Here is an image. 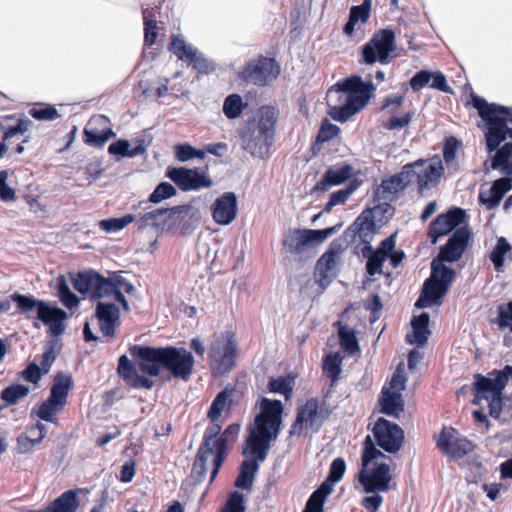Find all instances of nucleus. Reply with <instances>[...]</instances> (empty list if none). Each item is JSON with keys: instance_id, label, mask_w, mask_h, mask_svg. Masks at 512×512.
<instances>
[{"instance_id": "nucleus-19", "label": "nucleus", "mask_w": 512, "mask_h": 512, "mask_svg": "<svg viewBox=\"0 0 512 512\" xmlns=\"http://www.w3.org/2000/svg\"><path fill=\"white\" fill-rule=\"evenodd\" d=\"M170 51L181 61L192 65L199 73H210L215 70V64L204 57L195 47L186 44L180 36H173Z\"/></svg>"}, {"instance_id": "nucleus-64", "label": "nucleus", "mask_w": 512, "mask_h": 512, "mask_svg": "<svg viewBox=\"0 0 512 512\" xmlns=\"http://www.w3.org/2000/svg\"><path fill=\"white\" fill-rule=\"evenodd\" d=\"M43 374V370L35 363H31L21 372V376L26 381L32 382L34 384L38 383Z\"/></svg>"}, {"instance_id": "nucleus-18", "label": "nucleus", "mask_w": 512, "mask_h": 512, "mask_svg": "<svg viewBox=\"0 0 512 512\" xmlns=\"http://www.w3.org/2000/svg\"><path fill=\"white\" fill-rule=\"evenodd\" d=\"M244 455H250V459L244 460L235 487L249 493L253 490L254 473L256 472V423L249 425L247 445L243 450Z\"/></svg>"}, {"instance_id": "nucleus-45", "label": "nucleus", "mask_w": 512, "mask_h": 512, "mask_svg": "<svg viewBox=\"0 0 512 512\" xmlns=\"http://www.w3.org/2000/svg\"><path fill=\"white\" fill-rule=\"evenodd\" d=\"M170 210L168 209H156L150 212L145 213L141 216L137 221V226L139 229H146L149 227H160L163 225L164 220L163 217Z\"/></svg>"}, {"instance_id": "nucleus-37", "label": "nucleus", "mask_w": 512, "mask_h": 512, "mask_svg": "<svg viewBox=\"0 0 512 512\" xmlns=\"http://www.w3.org/2000/svg\"><path fill=\"white\" fill-rule=\"evenodd\" d=\"M429 320V314L426 312H422L420 315L413 317L411 321L413 329V339L410 338V335L406 336V339L409 343H415L419 346H422L427 342L428 337L430 335V331L428 328Z\"/></svg>"}, {"instance_id": "nucleus-38", "label": "nucleus", "mask_w": 512, "mask_h": 512, "mask_svg": "<svg viewBox=\"0 0 512 512\" xmlns=\"http://www.w3.org/2000/svg\"><path fill=\"white\" fill-rule=\"evenodd\" d=\"M408 186H411L409 178V171L406 164L402 167L399 173L392 175L390 178L382 181V188L389 193H398L404 191Z\"/></svg>"}, {"instance_id": "nucleus-24", "label": "nucleus", "mask_w": 512, "mask_h": 512, "mask_svg": "<svg viewBox=\"0 0 512 512\" xmlns=\"http://www.w3.org/2000/svg\"><path fill=\"white\" fill-rule=\"evenodd\" d=\"M469 237L470 232L466 227L456 229L434 260L437 263L458 261L468 245Z\"/></svg>"}, {"instance_id": "nucleus-27", "label": "nucleus", "mask_w": 512, "mask_h": 512, "mask_svg": "<svg viewBox=\"0 0 512 512\" xmlns=\"http://www.w3.org/2000/svg\"><path fill=\"white\" fill-rule=\"evenodd\" d=\"M237 200L232 192H226L212 205V217L217 224L228 225L236 217Z\"/></svg>"}, {"instance_id": "nucleus-47", "label": "nucleus", "mask_w": 512, "mask_h": 512, "mask_svg": "<svg viewBox=\"0 0 512 512\" xmlns=\"http://www.w3.org/2000/svg\"><path fill=\"white\" fill-rule=\"evenodd\" d=\"M510 250L511 245L509 244V242L504 237H500L497 240V243L490 254V260L492 261L497 271H499L503 267L505 255Z\"/></svg>"}, {"instance_id": "nucleus-54", "label": "nucleus", "mask_w": 512, "mask_h": 512, "mask_svg": "<svg viewBox=\"0 0 512 512\" xmlns=\"http://www.w3.org/2000/svg\"><path fill=\"white\" fill-rule=\"evenodd\" d=\"M339 133L340 128L337 125L330 123L328 119H324L319 128L316 142L323 144L337 137Z\"/></svg>"}, {"instance_id": "nucleus-44", "label": "nucleus", "mask_w": 512, "mask_h": 512, "mask_svg": "<svg viewBox=\"0 0 512 512\" xmlns=\"http://www.w3.org/2000/svg\"><path fill=\"white\" fill-rule=\"evenodd\" d=\"M346 471V463L343 458H335L329 468L327 478L321 484H328V487L333 491L334 484L338 483L344 476Z\"/></svg>"}, {"instance_id": "nucleus-63", "label": "nucleus", "mask_w": 512, "mask_h": 512, "mask_svg": "<svg viewBox=\"0 0 512 512\" xmlns=\"http://www.w3.org/2000/svg\"><path fill=\"white\" fill-rule=\"evenodd\" d=\"M143 20L145 25V42L151 45L156 38V22L150 17L148 9H143Z\"/></svg>"}, {"instance_id": "nucleus-57", "label": "nucleus", "mask_w": 512, "mask_h": 512, "mask_svg": "<svg viewBox=\"0 0 512 512\" xmlns=\"http://www.w3.org/2000/svg\"><path fill=\"white\" fill-rule=\"evenodd\" d=\"M495 323L499 328H509L512 332V301H509L506 305L498 306V315L495 319Z\"/></svg>"}, {"instance_id": "nucleus-1", "label": "nucleus", "mask_w": 512, "mask_h": 512, "mask_svg": "<svg viewBox=\"0 0 512 512\" xmlns=\"http://www.w3.org/2000/svg\"><path fill=\"white\" fill-rule=\"evenodd\" d=\"M130 354L139 370L149 376H158L161 369L167 370L172 377L189 380L194 368V356L182 347H145L134 345Z\"/></svg>"}, {"instance_id": "nucleus-8", "label": "nucleus", "mask_w": 512, "mask_h": 512, "mask_svg": "<svg viewBox=\"0 0 512 512\" xmlns=\"http://www.w3.org/2000/svg\"><path fill=\"white\" fill-rule=\"evenodd\" d=\"M455 278V270L447 267L443 263H437V260H433L431 263L430 277L425 280L422 293L416 301L415 306L423 308L433 304H440Z\"/></svg>"}, {"instance_id": "nucleus-35", "label": "nucleus", "mask_w": 512, "mask_h": 512, "mask_svg": "<svg viewBox=\"0 0 512 512\" xmlns=\"http://www.w3.org/2000/svg\"><path fill=\"white\" fill-rule=\"evenodd\" d=\"M372 7V0H363L360 5L352 6L349 13V19L343 27V32L347 36H353L355 26L358 22L366 24L369 21Z\"/></svg>"}, {"instance_id": "nucleus-30", "label": "nucleus", "mask_w": 512, "mask_h": 512, "mask_svg": "<svg viewBox=\"0 0 512 512\" xmlns=\"http://www.w3.org/2000/svg\"><path fill=\"white\" fill-rule=\"evenodd\" d=\"M375 233V222L370 216L362 213L354 223L345 231L346 237L351 238V242L359 239L364 245H370Z\"/></svg>"}, {"instance_id": "nucleus-36", "label": "nucleus", "mask_w": 512, "mask_h": 512, "mask_svg": "<svg viewBox=\"0 0 512 512\" xmlns=\"http://www.w3.org/2000/svg\"><path fill=\"white\" fill-rule=\"evenodd\" d=\"M378 402L381 406V412L388 416L398 418L404 411V401L401 393L392 392L388 388H383Z\"/></svg>"}, {"instance_id": "nucleus-11", "label": "nucleus", "mask_w": 512, "mask_h": 512, "mask_svg": "<svg viewBox=\"0 0 512 512\" xmlns=\"http://www.w3.org/2000/svg\"><path fill=\"white\" fill-rule=\"evenodd\" d=\"M330 415L325 405H321L318 398L312 397L297 408L296 417L290 427L289 435L300 436L304 430L319 431Z\"/></svg>"}, {"instance_id": "nucleus-5", "label": "nucleus", "mask_w": 512, "mask_h": 512, "mask_svg": "<svg viewBox=\"0 0 512 512\" xmlns=\"http://www.w3.org/2000/svg\"><path fill=\"white\" fill-rule=\"evenodd\" d=\"M204 435V442L200 447L196 460L193 465V473L197 475L198 480L207 473L208 467L211 468L210 481L212 482L222 465L226 456V439L221 437L222 421H211Z\"/></svg>"}, {"instance_id": "nucleus-9", "label": "nucleus", "mask_w": 512, "mask_h": 512, "mask_svg": "<svg viewBox=\"0 0 512 512\" xmlns=\"http://www.w3.org/2000/svg\"><path fill=\"white\" fill-rule=\"evenodd\" d=\"M406 168L409 171L411 186H416L417 193L420 196L437 187L444 174V166L438 156L407 163Z\"/></svg>"}, {"instance_id": "nucleus-13", "label": "nucleus", "mask_w": 512, "mask_h": 512, "mask_svg": "<svg viewBox=\"0 0 512 512\" xmlns=\"http://www.w3.org/2000/svg\"><path fill=\"white\" fill-rule=\"evenodd\" d=\"M335 230V227L321 230L290 229L284 235L282 245L286 252L293 255H302L326 240Z\"/></svg>"}, {"instance_id": "nucleus-43", "label": "nucleus", "mask_w": 512, "mask_h": 512, "mask_svg": "<svg viewBox=\"0 0 512 512\" xmlns=\"http://www.w3.org/2000/svg\"><path fill=\"white\" fill-rule=\"evenodd\" d=\"M247 106L238 94L229 95L223 104V113L228 119L238 118Z\"/></svg>"}, {"instance_id": "nucleus-21", "label": "nucleus", "mask_w": 512, "mask_h": 512, "mask_svg": "<svg viewBox=\"0 0 512 512\" xmlns=\"http://www.w3.org/2000/svg\"><path fill=\"white\" fill-rule=\"evenodd\" d=\"M466 212L464 209L454 207L446 213L439 214L428 227V238L435 244L440 237L448 235L456 227L465 221Z\"/></svg>"}, {"instance_id": "nucleus-56", "label": "nucleus", "mask_w": 512, "mask_h": 512, "mask_svg": "<svg viewBox=\"0 0 512 512\" xmlns=\"http://www.w3.org/2000/svg\"><path fill=\"white\" fill-rule=\"evenodd\" d=\"M245 495L242 492L234 491L230 494L221 512H245Z\"/></svg>"}, {"instance_id": "nucleus-42", "label": "nucleus", "mask_w": 512, "mask_h": 512, "mask_svg": "<svg viewBox=\"0 0 512 512\" xmlns=\"http://www.w3.org/2000/svg\"><path fill=\"white\" fill-rule=\"evenodd\" d=\"M130 144L127 140H118L108 147V152L112 155H120L121 157H134L143 154L146 149L140 144L133 149H129Z\"/></svg>"}, {"instance_id": "nucleus-22", "label": "nucleus", "mask_w": 512, "mask_h": 512, "mask_svg": "<svg viewBox=\"0 0 512 512\" xmlns=\"http://www.w3.org/2000/svg\"><path fill=\"white\" fill-rule=\"evenodd\" d=\"M167 176L184 191L208 188L212 185L208 174L201 169L171 168L168 169Z\"/></svg>"}, {"instance_id": "nucleus-26", "label": "nucleus", "mask_w": 512, "mask_h": 512, "mask_svg": "<svg viewBox=\"0 0 512 512\" xmlns=\"http://www.w3.org/2000/svg\"><path fill=\"white\" fill-rule=\"evenodd\" d=\"M96 317L99 328L105 337L112 338L115 329L120 324L119 308L110 300L99 301L96 307Z\"/></svg>"}, {"instance_id": "nucleus-40", "label": "nucleus", "mask_w": 512, "mask_h": 512, "mask_svg": "<svg viewBox=\"0 0 512 512\" xmlns=\"http://www.w3.org/2000/svg\"><path fill=\"white\" fill-rule=\"evenodd\" d=\"M294 384L295 377L289 374L278 378H270L267 387L269 392L282 394L285 400H289L293 394Z\"/></svg>"}, {"instance_id": "nucleus-16", "label": "nucleus", "mask_w": 512, "mask_h": 512, "mask_svg": "<svg viewBox=\"0 0 512 512\" xmlns=\"http://www.w3.org/2000/svg\"><path fill=\"white\" fill-rule=\"evenodd\" d=\"M436 447L446 456L462 459L475 449V444L466 437L460 436L457 429L444 426L434 435Z\"/></svg>"}, {"instance_id": "nucleus-49", "label": "nucleus", "mask_w": 512, "mask_h": 512, "mask_svg": "<svg viewBox=\"0 0 512 512\" xmlns=\"http://www.w3.org/2000/svg\"><path fill=\"white\" fill-rule=\"evenodd\" d=\"M58 296L61 302L69 309L75 308L79 304V299L70 290L64 276L58 277Z\"/></svg>"}, {"instance_id": "nucleus-53", "label": "nucleus", "mask_w": 512, "mask_h": 512, "mask_svg": "<svg viewBox=\"0 0 512 512\" xmlns=\"http://www.w3.org/2000/svg\"><path fill=\"white\" fill-rule=\"evenodd\" d=\"M355 189L356 185L350 183L346 188L333 192L323 210L329 212L334 206L343 204Z\"/></svg>"}, {"instance_id": "nucleus-61", "label": "nucleus", "mask_w": 512, "mask_h": 512, "mask_svg": "<svg viewBox=\"0 0 512 512\" xmlns=\"http://www.w3.org/2000/svg\"><path fill=\"white\" fill-rule=\"evenodd\" d=\"M460 145H461V142L453 136H450L445 139L444 147H443V158L447 164H449L455 160L456 153H457V150L460 147Z\"/></svg>"}, {"instance_id": "nucleus-17", "label": "nucleus", "mask_w": 512, "mask_h": 512, "mask_svg": "<svg viewBox=\"0 0 512 512\" xmlns=\"http://www.w3.org/2000/svg\"><path fill=\"white\" fill-rule=\"evenodd\" d=\"M374 438L384 451L388 453L398 452L404 441V431L396 423L380 417L372 429Z\"/></svg>"}, {"instance_id": "nucleus-34", "label": "nucleus", "mask_w": 512, "mask_h": 512, "mask_svg": "<svg viewBox=\"0 0 512 512\" xmlns=\"http://www.w3.org/2000/svg\"><path fill=\"white\" fill-rule=\"evenodd\" d=\"M234 394V388L226 387L216 395L207 414L211 421H219L222 414L230 411Z\"/></svg>"}, {"instance_id": "nucleus-33", "label": "nucleus", "mask_w": 512, "mask_h": 512, "mask_svg": "<svg viewBox=\"0 0 512 512\" xmlns=\"http://www.w3.org/2000/svg\"><path fill=\"white\" fill-rule=\"evenodd\" d=\"M281 74V65L273 57L258 55V86L272 84Z\"/></svg>"}, {"instance_id": "nucleus-2", "label": "nucleus", "mask_w": 512, "mask_h": 512, "mask_svg": "<svg viewBox=\"0 0 512 512\" xmlns=\"http://www.w3.org/2000/svg\"><path fill=\"white\" fill-rule=\"evenodd\" d=\"M374 90L372 82L357 75L338 81L326 95L328 115L341 123L348 121L366 106Z\"/></svg>"}, {"instance_id": "nucleus-7", "label": "nucleus", "mask_w": 512, "mask_h": 512, "mask_svg": "<svg viewBox=\"0 0 512 512\" xmlns=\"http://www.w3.org/2000/svg\"><path fill=\"white\" fill-rule=\"evenodd\" d=\"M238 355L237 342L231 332L215 333L208 348V359L211 372L214 376H221L230 372Z\"/></svg>"}, {"instance_id": "nucleus-29", "label": "nucleus", "mask_w": 512, "mask_h": 512, "mask_svg": "<svg viewBox=\"0 0 512 512\" xmlns=\"http://www.w3.org/2000/svg\"><path fill=\"white\" fill-rule=\"evenodd\" d=\"M512 189V176L505 175L495 180L487 192H480L479 201L488 210L499 205L504 195Z\"/></svg>"}, {"instance_id": "nucleus-58", "label": "nucleus", "mask_w": 512, "mask_h": 512, "mask_svg": "<svg viewBox=\"0 0 512 512\" xmlns=\"http://www.w3.org/2000/svg\"><path fill=\"white\" fill-rule=\"evenodd\" d=\"M176 194V189L168 182L160 183L150 195L148 202L159 203Z\"/></svg>"}, {"instance_id": "nucleus-55", "label": "nucleus", "mask_w": 512, "mask_h": 512, "mask_svg": "<svg viewBox=\"0 0 512 512\" xmlns=\"http://www.w3.org/2000/svg\"><path fill=\"white\" fill-rule=\"evenodd\" d=\"M12 300L17 303L19 310L23 313H29L35 309L38 312L39 304L43 303L42 300H37L32 296H25L17 293L12 295Z\"/></svg>"}, {"instance_id": "nucleus-32", "label": "nucleus", "mask_w": 512, "mask_h": 512, "mask_svg": "<svg viewBox=\"0 0 512 512\" xmlns=\"http://www.w3.org/2000/svg\"><path fill=\"white\" fill-rule=\"evenodd\" d=\"M353 169L350 165L345 164L339 168H328L322 179L316 183L314 191H326L330 186L340 185L351 178Z\"/></svg>"}, {"instance_id": "nucleus-10", "label": "nucleus", "mask_w": 512, "mask_h": 512, "mask_svg": "<svg viewBox=\"0 0 512 512\" xmlns=\"http://www.w3.org/2000/svg\"><path fill=\"white\" fill-rule=\"evenodd\" d=\"M396 50V35L391 28H383L376 30L369 41L361 48L360 61L366 65L380 63L382 65L389 64Z\"/></svg>"}, {"instance_id": "nucleus-25", "label": "nucleus", "mask_w": 512, "mask_h": 512, "mask_svg": "<svg viewBox=\"0 0 512 512\" xmlns=\"http://www.w3.org/2000/svg\"><path fill=\"white\" fill-rule=\"evenodd\" d=\"M109 124L106 116H93L84 128V142L90 146L103 147L109 139L115 137Z\"/></svg>"}, {"instance_id": "nucleus-41", "label": "nucleus", "mask_w": 512, "mask_h": 512, "mask_svg": "<svg viewBox=\"0 0 512 512\" xmlns=\"http://www.w3.org/2000/svg\"><path fill=\"white\" fill-rule=\"evenodd\" d=\"M338 336L340 345L344 351L354 354L360 350L354 329L346 325H340Z\"/></svg>"}, {"instance_id": "nucleus-52", "label": "nucleus", "mask_w": 512, "mask_h": 512, "mask_svg": "<svg viewBox=\"0 0 512 512\" xmlns=\"http://www.w3.org/2000/svg\"><path fill=\"white\" fill-rule=\"evenodd\" d=\"M135 217L131 214H127L121 218H110L101 220L99 226L106 232H116L125 228L128 224L132 223Z\"/></svg>"}, {"instance_id": "nucleus-51", "label": "nucleus", "mask_w": 512, "mask_h": 512, "mask_svg": "<svg viewBox=\"0 0 512 512\" xmlns=\"http://www.w3.org/2000/svg\"><path fill=\"white\" fill-rule=\"evenodd\" d=\"M378 457H384V454L375 447L370 435H367L363 442V451L361 455L362 468H368L369 464Z\"/></svg>"}, {"instance_id": "nucleus-15", "label": "nucleus", "mask_w": 512, "mask_h": 512, "mask_svg": "<svg viewBox=\"0 0 512 512\" xmlns=\"http://www.w3.org/2000/svg\"><path fill=\"white\" fill-rule=\"evenodd\" d=\"M279 109L265 105L258 108V157L268 158L275 143Z\"/></svg>"}, {"instance_id": "nucleus-62", "label": "nucleus", "mask_w": 512, "mask_h": 512, "mask_svg": "<svg viewBox=\"0 0 512 512\" xmlns=\"http://www.w3.org/2000/svg\"><path fill=\"white\" fill-rule=\"evenodd\" d=\"M432 78V72L421 70L417 72L410 80L411 89L418 92L427 86Z\"/></svg>"}, {"instance_id": "nucleus-50", "label": "nucleus", "mask_w": 512, "mask_h": 512, "mask_svg": "<svg viewBox=\"0 0 512 512\" xmlns=\"http://www.w3.org/2000/svg\"><path fill=\"white\" fill-rule=\"evenodd\" d=\"M323 370L332 383H335L341 373V358L338 354H328L323 360Z\"/></svg>"}, {"instance_id": "nucleus-6", "label": "nucleus", "mask_w": 512, "mask_h": 512, "mask_svg": "<svg viewBox=\"0 0 512 512\" xmlns=\"http://www.w3.org/2000/svg\"><path fill=\"white\" fill-rule=\"evenodd\" d=\"M512 378V366L506 365L502 370H492L488 376L475 374L473 383L475 405H480L482 400L488 401L489 415L499 418L503 406V390Z\"/></svg>"}, {"instance_id": "nucleus-14", "label": "nucleus", "mask_w": 512, "mask_h": 512, "mask_svg": "<svg viewBox=\"0 0 512 512\" xmlns=\"http://www.w3.org/2000/svg\"><path fill=\"white\" fill-rule=\"evenodd\" d=\"M259 408L258 435L277 440L283 424V403L277 399L263 397Z\"/></svg>"}, {"instance_id": "nucleus-20", "label": "nucleus", "mask_w": 512, "mask_h": 512, "mask_svg": "<svg viewBox=\"0 0 512 512\" xmlns=\"http://www.w3.org/2000/svg\"><path fill=\"white\" fill-rule=\"evenodd\" d=\"M357 478L366 493L387 492L392 480L390 466L380 463L371 470L361 468Z\"/></svg>"}, {"instance_id": "nucleus-48", "label": "nucleus", "mask_w": 512, "mask_h": 512, "mask_svg": "<svg viewBox=\"0 0 512 512\" xmlns=\"http://www.w3.org/2000/svg\"><path fill=\"white\" fill-rule=\"evenodd\" d=\"M239 135L241 147L254 155L256 151L255 125L253 123L245 125L239 130Z\"/></svg>"}, {"instance_id": "nucleus-59", "label": "nucleus", "mask_w": 512, "mask_h": 512, "mask_svg": "<svg viewBox=\"0 0 512 512\" xmlns=\"http://www.w3.org/2000/svg\"><path fill=\"white\" fill-rule=\"evenodd\" d=\"M413 113L408 111L401 116H391L383 123V128L387 130H400L409 125L412 120Z\"/></svg>"}, {"instance_id": "nucleus-3", "label": "nucleus", "mask_w": 512, "mask_h": 512, "mask_svg": "<svg viewBox=\"0 0 512 512\" xmlns=\"http://www.w3.org/2000/svg\"><path fill=\"white\" fill-rule=\"evenodd\" d=\"M473 107L484 122L486 151L492 154L507 137H512V108L496 103H488L484 98L472 93Z\"/></svg>"}, {"instance_id": "nucleus-28", "label": "nucleus", "mask_w": 512, "mask_h": 512, "mask_svg": "<svg viewBox=\"0 0 512 512\" xmlns=\"http://www.w3.org/2000/svg\"><path fill=\"white\" fill-rule=\"evenodd\" d=\"M66 317V312L56 306L49 305L44 301L39 304L37 319L49 326L50 331L55 336L63 333L65 329L64 320Z\"/></svg>"}, {"instance_id": "nucleus-60", "label": "nucleus", "mask_w": 512, "mask_h": 512, "mask_svg": "<svg viewBox=\"0 0 512 512\" xmlns=\"http://www.w3.org/2000/svg\"><path fill=\"white\" fill-rule=\"evenodd\" d=\"M30 115L37 120L51 121L59 117L57 110L52 106L34 107L30 110Z\"/></svg>"}, {"instance_id": "nucleus-12", "label": "nucleus", "mask_w": 512, "mask_h": 512, "mask_svg": "<svg viewBox=\"0 0 512 512\" xmlns=\"http://www.w3.org/2000/svg\"><path fill=\"white\" fill-rule=\"evenodd\" d=\"M72 386L73 380L70 375L57 374L53 380L50 396L39 406L37 416L44 421L55 423L56 415L67 404L68 392Z\"/></svg>"}, {"instance_id": "nucleus-31", "label": "nucleus", "mask_w": 512, "mask_h": 512, "mask_svg": "<svg viewBox=\"0 0 512 512\" xmlns=\"http://www.w3.org/2000/svg\"><path fill=\"white\" fill-rule=\"evenodd\" d=\"M118 373L133 388L151 389L153 386L152 380L138 374L126 355L119 359Z\"/></svg>"}, {"instance_id": "nucleus-23", "label": "nucleus", "mask_w": 512, "mask_h": 512, "mask_svg": "<svg viewBox=\"0 0 512 512\" xmlns=\"http://www.w3.org/2000/svg\"><path fill=\"white\" fill-rule=\"evenodd\" d=\"M395 236L391 235L382 240L377 249H373L371 245H364L361 249L363 257L367 258L366 272L369 276L382 274L383 263L388 258L389 253L395 249Z\"/></svg>"}, {"instance_id": "nucleus-4", "label": "nucleus", "mask_w": 512, "mask_h": 512, "mask_svg": "<svg viewBox=\"0 0 512 512\" xmlns=\"http://www.w3.org/2000/svg\"><path fill=\"white\" fill-rule=\"evenodd\" d=\"M74 288L81 294H91L93 298H110L122 305L125 311L129 310L123 291L130 293L134 286L122 277L108 280L98 273L80 272L73 278Z\"/></svg>"}, {"instance_id": "nucleus-46", "label": "nucleus", "mask_w": 512, "mask_h": 512, "mask_svg": "<svg viewBox=\"0 0 512 512\" xmlns=\"http://www.w3.org/2000/svg\"><path fill=\"white\" fill-rule=\"evenodd\" d=\"M30 389L21 384H13L2 391L1 398L6 405L16 404L19 400L25 398Z\"/></svg>"}, {"instance_id": "nucleus-39", "label": "nucleus", "mask_w": 512, "mask_h": 512, "mask_svg": "<svg viewBox=\"0 0 512 512\" xmlns=\"http://www.w3.org/2000/svg\"><path fill=\"white\" fill-rule=\"evenodd\" d=\"M331 493L328 484H320L308 498L302 512H324V504Z\"/></svg>"}]
</instances>
